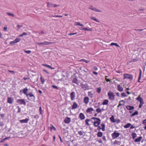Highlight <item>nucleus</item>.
I'll return each mask as SVG.
<instances>
[{
	"label": "nucleus",
	"instance_id": "f257e3e1",
	"mask_svg": "<svg viewBox=\"0 0 146 146\" xmlns=\"http://www.w3.org/2000/svg\"><path fill=\"white\" fill-rule=\"evenodd\" d=\"M91 119H93L94 120H96L94 122H92L93 123L94 126L95 127H97V129L98 131H100L101 129H102V131H104L105 130V125L103 123L100 124L101 126L102 127L101 128L99 125L100 124L101 122V120L99 118H96V117H92L91 118Z\"/></svg>",
	"mask_w": 146,
	"mask_h": 146
},
{
	"label": "nucleus",
	"instance_id": "f03ea898",
	"mask_svg": "<svg viewBox=\"0 0 146 146\" xmlns=\"http://www.w3.org/2000/svg\"><path fill=\"white\" fill-rule=\"evenodd\" d=\"M26 96L30 101L34 102L35 100V97L32 92L29 93Z\"/></svg>",
	"mask_w": 146,
	"mask_h": 146
},
{
	"label": "nucleus",
	"instance_id": "7ed1b4c3",
	"mask_svg": "<svg viewBox=\"0 0 146 146\" xmlns=\"http://www.w3.org/2000/svg\"><path fill=\"white\" fill-rule=\"evenodd\" d=\"M108 95L110 100H114L115 95L113 92L109 91L108 93Z\"/></svg>",
	"mask_w": 146,
	"mask_h": 146
},
{
	"label": "nucleus",
	"instance_id": "20e7f679",
	"mask_svg": "<svg viewBox=\"0 0 146 146\" xmlns=\"http://www.w3.org/2000/svg\"><path fill=\"white\" fill-rule=\"evenodd\" d=\"M119 135L120 133H118L116 131H115L111 134V137L113 139H115L117 138Z\"/></svg>",
	"mask_w": 146,
	"mask_h": 146
},
{
	"label": "nucleus",
	"instance_id": "39448f33",
	"mask_svg": "<svg viewBox=\"0 0 146 146\" xmlns=\"http://www.w3.org/2000/svg\"><path fill=\"white\" fill-rule=\"evenodd\" d=\"M123 76L124 77V79H125L126 78H127L131 80H132L133 79V76L130 74H123Z\"/></svg>",
	"mask_w": 146,
	"mask_h": 146
},
{
	"label": "nucleus",
	"instance_id": "423d86ee",
	"mask_svg": "<svg viewBox=\"0 0 146 146\" xmlns=\"http://www.w3.org/2000/svg\"><path fill=\"white\" fill-rule=\"evenodd\" d=\"M47 7L48 8H51L52 7H57L59 6V5H56L55 4H53L52 3H50L49 2H47Z\"/></svg>",
	"mask_w": 146,
	"mask_h": 146
},
{
	"label": "nucleus",
	"instance_id": "0eeeda50",
	"mask_svg": "<svg viewBox=\"0 0 146 146\" xmlns=\"http://www.w3.org/2000/svg\"><path fill=\"white\" fill-rule=\"evenodd\" d=\"M89 9L92 10L93 11H96L97 12H101L102 11L100 10L97 9L95 7H94L92 5H90L89 7Z\"/></svg>",
	"mask_w": 146,
	"mask_h": 146
},
{
	"label": "nucleus",
	"instance_id": "6e6552de",
	"mask_svg": "<svg viewBox=\"0 0 146 146\" xmlns=\"http://www.w3.org/2000/svg\"><path fill=\"white\" fill-rule=\"evenodd\" d=\"M78 117L81 120H83L85 119V116L83 113H80L79 114Z\"/></svg>",
	"mask_w": 146,
	"mask_h": 146
},
{
	"label": "nucleus",
	"instance_id": "1a4fd4ad",
	"mask_svg": "<svg viewBox=\"0 0 146 146\" xmlns=\"http://www.w3.org/2000/svg\"><path fill=\"white\" fill-rule=\"evenodd\" d=\"M136 99L137 101L140 102V103L144 104L143 99L140 95Z\"/></svg>",
	"mask_w": 146,
	"mask_h": 146
},
{
	"label": "nucleus",
	"instance_id": "9d476101",
	"mask_svg": "<svg viewBox=\"0 0 146 146\" xmlns=\"http://www.w3.org/2000/svg\"><path fill=\"white\" fill-rule=\"evenodd\" d=\"M104 110V109L103 108L101 109L100 108L99 106L96 110V111L98 113H101L102 111Z\"/></svg>",
	"mask_w": 146,
	"mask_h": 146
},
{
	"label": "nucleus",
	"instance_id": "9b49d317",
	"mask_svg": "<svg viewBox=\"0 0 146 146\" xmlns=\"http://www.w3.org/2000/svg\"><path fill=\"white\" fill-rule=\"evenodd\" d=\"M94 111V109L92 107L88 108L86 110V112L87 113L92 114V111Z\"/></svg>",
	"mask_w": 146,
	"mask_h": 146
},
{
	"label": "nucleus",
	"instance_id": "f8f14e48",
	"mask_svg": "<svg viewBox=\"0 0 146 146\" xmlns=\"http://www.w3.org/2000/svg\"><path fill=\"white\" fill-rule=\"evenodd\" d=\"M125 102L123 100H121L119 102V104L117 106V108H119L120 106H124L125 104Z\"/></svg>",
	"mask_w": 146,
	"mask_h": 146
},
{
	"label": "nucleus",
	"instance_id": "ddd939ff",
	"mask_svg": "<svg viewBox=\"0 0 146 146\" xmlns=\"http://www.w3.org/2000/svg\"><path fill=\"white\" fill-rule=\"evenodd\" d=\"M71 121V118L70 117H66L64 121L65 123L67 124L70 123Z\"/></svg>",
	"mask_w": 146,
	"mask_h": 146
},
{
	"label": "nucleus",
	"instance_id": "4468645a",
	"mask_svg": "<svg viewBox=\"0 0 146 146\" xmlns=\"http://www.w3.org/2000/svg\"><path fill=\"white\" fill-rule=\"evenodd\" d=\"M89 98L88 97H85L83 99V101L84 103L86 104H88L89 102Z\"/></svg>",
	"mask_w": 146,
	"mask_h": 146
},
{
	"label": "nucleus",
	"instance_id": "2eb2a0df",
	"mask_svg": "<svg viewBox=\"0 0 146 146\" xmlns=\"http://www.w3.org/2000/svg\"><path fill=\"white\" fill-rule=\"evenodd\" d=\"M70 97L72 101L73 100L75 97V93L74 92H73L70 94Z\"/></svg>",
	"mask_w": 146,
	"mask_h": 146
},
{
	"label": "nucleus",
	"instance_id": "dca6fc26",
	"mask_svg": "<svg viewBox=\"0 0 146 146\" xmlns=\"http://www.w3.org/2000/svg\"><path fill=\"white\" fill-rule=\"evenodd\" d=\"M78 106L77 104L75 102H73V104L72 106L71 109L73 110L74 109H76Z\"/></svg>",
	"mask_w": 146,
	"mask_h": 146
},
{
	"label": "nucleus",
	"instance_id": "f3484780",
	"mask_svg": "<svg viewBox=\"0 0 146 146\" xmlns=\"http://www.w3.org/2000/svg\"><path fill=\"white\" fill-rule=\"evenodd\" d=\"M19 104L24 105H26V103L24 99H19Z\"/></svg>",
	"mask_w": 146,
	"mask_h": 146
},
{
	"label": "nucleus",
	"instance_id": "a211bd4d",
	"mask_svg": "<svg viewBox=\"0 0 146 146\" xmlns=\"http://www.w3.org/2000/svg\"><path fill=\"white\" fill-rule=\"evenodd\" d=\"M117 90L119 92H121L123 91V88L120 84L117 85Z\"/></svg>",
	"mask_w": 146,
	"mask_h": 146
},
{
	"label": "nucleus",
	"instance_id": "6ab92c4d",
	"mask_svg": "<svg viewBox=\"0 0 146 146\" xmlns=\"http://www.w3.org/2000/svg\"><path fill=\"white\" fill-rule=\"evenodd\" d=\"M29 120V119L26 118L25 119L21 120H20V121L21 123H28Z\"/></svg>",
	"mask_w": 146,
	"mask_h": 146
},
{
	"label": "nucleus",
	"instance_id": "aec40b11",
	"mask_svg": "<svg viewBox=\"0 0 146 146\" xmlns=\"http://www.w3.org/2000/svg\"><path fill=\"white\" fill-rule=\"evenodd\" d=\"M13 102V99L11 98H7V102L10 104H12Z\"/></svg>",
	"mask_w": 146,
	"mask_h": 146
},
{
	"label": "nucleus",
	"instance_id": "412c9836",
	"mask_svg": "<svg viewBox=\"0 0 146 146\" xmlns=\"http://www.w3.org/2000/svg\"><path fill=\"white\" fill-rule=\"evenodd\" d=\"M88 96L90 98H92L93 97V94L92 93V92L89 91L88 93Z\"/></svg>",
	"mask_w": 146,
	"mask_h": 146
},
{
	"label": "nucleus",
	"instance_id": "4be33fe9",
	"mask_svg": "<svg viewBox=\"0 0 146 146\" xmlns=\"http://www.w3.org/2000/svg\"><path fill=\"white\" fill-rule=\"evenodd\" d=\"M18 42V38H16L15 39V40L12 41H11L10 42V44H11L13 45L14 44L17 42Z\"/></svg>",
	"mask_w": 146,
	"mask_h": 146
},
{
	"label": "nucleus",
	"instance_id": "5701e85b",
	"mask_svg": "<svg viewBox=\"0 0 146 146\" xmlns=\"http://www.w3.org/2000/svg\"><path fill=\"white\" fill-rule=\"evenodd\" d=\"M55 43L53 42H49L45 41L43 42L44 45H48L54 44Z\"/></svg>",
	"mask_w": 146,
	"mask_h": 146
},
{
	"label": "nucleus",
	"instance_id": "b1692460",
	"mask_svg": "<svg viewBox=\"0 0 146 146\" xmlns=\"http://www.w3.org/2000/svg\"><path fill=\"white\" fill-rule=\"evenodd\" d=\"M42 65L45 66L47 68H49L51 69H54V68H52L50 65H48L46 64H42Z\"/></svg>",
	"mask_w": 146,
	"mask_h": 146
},
{
	"label": "nucleus",
	"instance_id": "393cba45",
	"mask_svg": "<svg viewBox=\"0 0 146 146\" xmlns=\"http://www.w3.org/2000/svg\"><path fill=\"white\" fill-rule=\"evenodd\" d=\"M80 86L82 88L86 89L87 88L86 84L82 83L80 84Z\"/></svg>",
	"mask_w": 146,
	"mask_h": 146
},
{
	"label": "nucleus",
	"instance_id": "a878e982",
	"mask_svg": "<svg viewBox=\"0 0 146 146\" xmlns=\"http://www.w3.org/2000/svg\"><path fill=\"white\" fill-rule=\"evenodd\" d=\"M142 139V137L141 136H140L138 137H137V138L136 139L134 140V141L135 142H139L141 141V140Z\"/></svg>",
	"mask_w": 146,
	"mask_h": 146
},
{
	"label": "nucleus",
	"instance_id": "bb28decb",
	"mask_svg": "<svg viewBox=\"0 0 146 146\" xmlns=\"http://www.w3.org/2000/svg\"><path fill=\"white\" fill-rule=\"evenodd\" d=\"M126 109L128 110H131L134 109V107L133 106L128 105L126 106Z\"/></svg>",
	"mask_w": 146,
	"mask_h": 146
},
{
	"label": "nucleus",
	"instance_id": "cd10ccee",
	"mask_svg": "<svg viewBox=\"0 0 146 146\" xmlns=\"http://www.w3.org/2000/svg\"><path fill=\"white\" fill-rule=\"evenodd\" d=\"M28 90V89L27 88H24L23 89V93L25 94L26 96H27V95L28 94L27 93V92Z\"/></svg>",
	"mask_w": 146,
	"mask_h": 146
},
{
	"label": "nucleus",
	"instance_id": "c85d7f7f",
	"mask_svg": "<svg viewBox=\"0 0 146 146\" xmlns=\"http://www.w3.org/2000/svg\"><path fill=\"white\" fill-rule=\"evenodd\" d=\"M141 74H142V71L141 69L139 70V76L138 78V82H140V80L141 79Z\"/></svg>",
	"mask_w": 146,
	"mask_h": 146
},
{
	"label": "nucleus",
	"instance_id": "c756f323",
	"mask_svg": "<svg viewBox=\"0 0 146 146\" xmlns=\"http://www.w3.org/2000/svg\"><path fill=\"white\" fill-rule=\"evenodd\" d=\"M131 125V123H127L126 125L124 126V127L125 129L129 128Z\"/></svg>",
	"mask_w": 146,
	"mask_h": 146
},
{
	"label": "nucleus",
	"instance_id": "7c9ffc66",
	"mask_svg": "<svg viewBox=\"0 0 146 146\" xmlns=\"http://www.w3.org/2000/svg\"><path fill=\"white\" fill-rule=\"evenodd\" d=\"M108 102L109 101L107 99L104 100V102L102 103V104L103 105H108Z\"/></svg>",
	"mask_w": 146,
	"mask_h": 146
},
{
	"label": "nucleus",
	"instance_id": "2f4dec72",
	"mask_svg": "<svg viewBox=\"0 0 146 146\" xmlns=\"http://www.w3.org/2000/svg\"><path fill=\"white\" fill-rule=\"evenodd\" d=\"M103 135V133L101 131H99L97 134V137H101Z\"/></svg>",
	"mask_w": 146,
	"mask_h": 146
},
{
	"label": "nucleus",
	"instance_id": "473e14b6",
	"mask_svg": "<svg viewBox=\"0 0 146 146\" xmlns=\"http://www.w3.org/2000/svg\"><path fill=\"white\" fill-rule=\"evenodd\" d=\"M110 45L111 46H112L113 45H114L118 47H120V46L118 44L116 43H114V42H112L111 43V44H110Z\"/></svg>",
	"mask_w": 146,
	"mask_h": 146
},
{
	"label": "nucleus",
	"instance_id": "72a5a7b5",
	"mask_svg": "<svg viewBox=\"0 0 146 146\" xmlns=\"http://www.w3.org/2000/svg\"><path fill=\"white\" fill-rule=\"evenodd\" d=\"M138 114V111H135V112L133 113L131 115V117H133L135 115H137Z\"/></svg>",
	"mask_w": 146,
	"mask_h": 146
},
{
	"label": "nucleus",
	"instance_id": "f704fd0d",
	"mask_svg": "<svg viewBox=\"0 0 146 146\" xmlns=\"http://www.w3.org/2000/svg\"><path fill=\"white\" fill-rule=\"evenodd\" d=\"M110 119L111 122H115L114 117L113 115H112L111 117H110Z\"/></svg>",
	"mask_w": 146,
	"mask_h": 146
},
{
	"label": "nucleus",
	"instance_id": "c9c22d12",
	"mask_svg": "<svg viewBox=\"0 0 146 146\" xmlns=\"http://www.w3.org/2000/svg\"><path fill=\"white\" fill-rule=\"evenodd\" d=\"M40 79L42 84H44L45 82V80L44 78L42 76H41Z\"/></svg>",
	"mask_w": 146,
	"mask_h": 146
},
{
	"label": "nucleus",
	"instance_id": "e433bc0d",
	"mask_svg": "<svg viewBox=\"0 0 146 146\" xmlns=\"http://www.w3.org/2000/svg\"><path fill=\"white\" fill-rule=\"evenodd\" d=\"M91 119H86L85 120V122L86 125H89L90 124H89L88 122L90 121Z\"/></svg>",
	"mask_w": 146,
	"mask_h": 146
},
{
	"label": "nucleus",
	"instance_id": "4c0bfd02",
	"mask_svg": "<svg viewBox=\"0 0 146 146\" xmlns=\"http://www.w3.org/2000/svg\"><path fill=\"white\" fill-rule=\"evenodd\" d=\"M50 125L51 126V127H50V129L51 130H53L54 131L56 130V128L53 125L51 124Z\"/></svg>",
	"mask_w": 146,
	"mask_h": 146
},
{
	"label": "nucleus",
	"instance_id": "58836bf2",
	"mask_svg": "<svg viewBox=\"0 0 146 146\" xmlns=\"http://www.w3.org/2000/svg\"><path fill=\"white\" fill-rule=\"evenodd\" d=\"M91 19L96 21L98 23H99V21L95 17H90Z\"/></svg>",
	"mask_w": 146,
	"mask_h": 146
},
{
	"label": "nucleus",
	"instance_id": "ea45409f",
	"mask_svg": "<svg viewBox=\"0 0 146 146\" xmlns=\"http://www.w3.org/2000/svg\"><path fill=\"white\" fill-rule=\"evenodd\" d=\"M79 62H84L86 63H88L90 62L89 61L85 59H82L80 60L79 61Z\"/></svg>",
	"mask_w": 146,
	"mask_h": 146
},
{
	"label": "nucleus",
	"instance_id": "a19ab883",
	"mask_svg": "<svg viewBox=\"0 0 146 146\" xmlns=\"http://www.w3.org/2000/svg\"><path fill=\"white\" fill-rule=\"evenodd\" d=\"M131 135L132 136V139H134L136 137L137 134L135 133L134 132L132 133Z\"/></svg>",
	"mask_w": 146,
	"mask_h": 146
},
{
	"label": "nucleus",
	"instance_id": "79ce46f5",
	"mask_svg": "<svg viewBox=\"0 0 146 146\" xmlns=\"http://www.w3.org/2000/svg\"><path fill=\"white\" fill-rule=\"evenodd\" d=\"M101 87H99L97 88H96V91L98 93H100L101 91Z\"/></svg>",
	"mask_w": 146,
	"mask_h": 146
},
{
	"label": "nucleus",
	"instance_id": "37998d69",
	"mask_svg": "<svg viewBox=\"0 0 146 146\" xmlns=\"http://www.w3.org/2000/svg\"><path fill=\"white\" fill-rule=\"evenodd\" d=\"M75 25H78L79 26H80L81 27H83L84 26L83 25H82V24H81L79 22H75Z\"/></svg>",
	"mask_w": 146,
	"mask_h": 146
},
{
	"label": "nucleus",
	"instance_id": "c03bdc74",
	"mask_svg": "<svg viewBox=\"0 0 146 146\" xmlns=\"http://www.w3.org/2000/svg\"><path fill=\"white\" fill-rule=\"evenodd\" d=\"M78 134L80 135V136H82L83 135V131H78Z\"/></svg>",
	"mask_w": 146,
	"mask_h": 146
},
{
	"label": "nucleus",
	"instance_id": "a18cd8bd",
	"mask_svg": "<svg viewBox=\"0 0 146 146\" xmlns=\"http://www.w3.org/2000/svg\"><path fill=\"white\" fill-rule=\"evenodd\" d=\"M113 144L115 145H119L120 144V142L117 140H115L113 142Z\"/></svg>",
	"mask_w": 146,
	"mask_h": 146
},
{
	"label": "nucleus",
	"instance_id": "49530a36",
	"mask_svg": "<svg viewBox=\"0 0 146 146\" xmlns=\"http://www.w3.org/2000/svg\"><path fill=\"white\" fill-rule=\"evenodd\" d=\"M82 30H85V31H91L92 29H88L87 28H84L82 29Z\"/></svg>",
	"mask_w": 146,
	"mask_h": 146
},
{
	"label": "nucleus",
	"instance_id": "de8ad7c7",
	"mask_svg": "<svg viewBox=\"0 0 146 146\" xmlns=\"http://www.w3.org/2000/svg\"><path fill=\"white\" fill-rule=\"evenodd\" d=\"M24 51L25 53H26L28 54H30L31 53V50H24Z\"/></svg>",
	"mask_w": 146,
	"mask_h": 146
},
{
	"label": "nucleus",
	"instance_id": "09e8293b",
	"mask_svg": "<svg viewBox=\"0 0 146 146\" xmlns=\"http://www.w3.org/2000/svg\"><path fill=\"white\" fill-rule=\"evenodd\" d=\"M7 14L9 16H12L13 17H14L15 16V15L13 14L10 13H7Z\"/></svg>",
	"mask_w": 146,
	"mask_h": 146
},
{
	"label": "nucleus",
	"instance_id": "8fccbe9b",
	"mask_svg": "<svg viewBox=\"0 0 146 146\" xmlns=\"http://www.w3.org/2000/svg\"><path fill=\"white\" fill-rule=\"evenodd\" d=\"M137 61V60L136 59H132L131 60H130L129 61V63H131L133 62H135Z\"/></svg>",
	"mask_w": 146,
	"mask_h": 146
},
{
	"label": "nucleus",
	"instance_id": "3c124183",
	"mask_svg": "<svg viewBox=\"0 0 146 146\" xmlns=\"http://www.w3.org/2000/svg\"><path fill=\"white\" fill-rule=\"evenodd\" d=\"M73 82L76 83H78V80L76 79H74L72 81Z\"/></svg>",
	"mask_w": 146,
	"mask_h": 146
},
{
	"label": "nucleus",
	"instance_id": "603ef678",
	"mask_svg": "<svg viewBox=\"0 0 146 146\" xmlns=\"http://www.w3.org/2000/svg\"><path fill=\"white\" fill-rule=\"evenodd\" d=\"M121 96L122 97H126L127 96L125 93L124 92H122V93H121Z\"/></svg>",
	"mask_w": 146,
	"mask_h": 146
},
{
	"label": "nucleus",
	"instance_id": "864d4df0",
	"mask_svg": "<svg viewBox=\"0 0 146 146\" xmlns=\"http://www.w3.org/2000/svg\"><path fill=\"white\" fill-rule=\"evenodd\" d=\"M0 115H1V117L2 119H4V118L5 117V114H0Z\"/></svg>",
	"mask_w": 146,
	"mask_h": 146
},
{
	"label": "nucleus",
	"instance_id": "5fc2aeb1",
	"mask_svg": "<svg viewBox=\"0 0 146 146\" xmlns=\"http://www.w3.org/2000/svg\"><path fill=\"white\" fill-rule=\"evenodd\" d=\"M27 35V33L25 32H24L22 34L19 35V36H23V35Z\"/></svg>",
	"mask_w": 146,
	"mask_h": 146
},
{
	"label": "nucleus",
	"instance_id": "6e6d98bb",
	"mask_svg": "<svg viewBox=\"0 0 146 146\" xmlns=\"http://www.w3.org/2000/svg\"><path fill=\"white\" fill-rule=\"evenodd\" d=\"M97 141L100 143L102 144L103 143V142H102V140L101 139H99V140H97Z\"/></svg>",
	"mask_w": 146,
	"mask_h": 146
},
{
	"label": "nucleus",
	"instance_id": "4d7b16f0",
	"mask_svg": "<svg viewBox=\"0 0 146 146\" xmlns=\"http://www.w3.org/2000/svg\"><path fill=\"white\" fill-rule=\"evenodd\" d=\"M142 123L144 125H146V119L144 120L142 122Z\"/></svg>",
	"mask_w": 146,
	"mask_h": 146
},
{
	"label": "nucleus",
	"instance_id": "13d9d810",
	"mask_svg": "<svg viewBox=\"0 0 146 146\" xmlns=\"http://www.w3.org/2000/svg\"><path fill=\"white\" fill-rule=\"evenodd\" d=\"M37 44L39 45H44L43 42H37Z\"/></svg>",
	"mask_w": 146,
	"mask_h": 146
},
{
	"label": "nucleus",
	"instance_id": "bf43d9fd",
	"mask_svg": "<svg viewBox=\"0 0 146 146\" xmlns=\"http://www.w3.org/2000/svg\"><path fill=\"white\" fill-rule=\"evenodd\" d=\"M52 87L56 89H58V87L55 85H52Z\"/></svg>",
	"mask_w": 146,
	"mask_h": 146
},
{
	"label": "nucleus",
	"instance_id": "052dcab7",
	"mask_svg": "<svg viewBox=\"0 0 146 146\" xmlns=\"http://www.w3.org/2000/svg\"><path fill=\"white\" fill-rule=\"evenodd\" d=\"M39 111L40 114H42V108L41 106H40L39 107Z\"/></svg>",
	"mask_w": 146,
	"mask_h": 146
},
{
	"label": "nucleus",
	"instance_id": "680f3d73",
	"mask_svg": "<svg viewBox=\"0 0 146 146\" xmlns=\"http://www.w3.org/2000/svg\"><path fill=\"white\" fill-rule=\"evenodd\" d=\"M77 33V32H76L75 33H69V34H68V35H69V36H71V35H72L76 34Z\"/></svg>",
	"mask_w": 146,
	"mask_h": 146
},
{
	"label": "nucleus",
	"instance_id": "e2e57ef3",
	"mask_svg": "<svg viewBox=\"0 0 146 146\" xmlns=\"http://www.w3.org/2000/svg\"><path fill=\"white\" fill-rule=\"evenodd\" d=\"M102 138L104 141H106V137L105 136H103V137H102Z\"/></svg>",
	"mask_w": 146,
	"mask_h": 146
},
{
	"label": "nucleus",
	"instance_id": "0e129e2a",
	"mask_svg": "<svg viewBox=\"0 0 146 146\" xmlns=\"http://www.w3.org/2000/svg\"><path fill=\"white\" fill-rule=\"evenodd\" d=\"M135 127V126H134L133 125H131L130 127V129H133Z\"/></svg>",
	"mask_w": 146,
	"mask_h": 146
},
{
	"label": "nucleus",
	"instance_id": "69168bd1",
	"mask_svg": "<svg viewBox=\"0 0 146 146\" xmlns=\"http://www.w3.org/2000/svg\"><path fill=\"white\" fill-rule=\"evenodd\" d=\"M4 125V123L2 122H0V126L1 127H3Z\"/></svg>",
	"mask_w": 146,
	"mask_h": 146
},
{
	"label": "nucleus",
	"instance_id": "338daca9",
	"mask_svg": "<svg viewBox=\"0 0 146 146\" xmlns=\"http://www.w3.org/2000/svg\"><path fill=\"white\" fill-rule=\"evenodd\" d=\"M7 29V27H3L4 31H6Z\"/></svg>",
	"mask_w": 146,
	"mask_h": 146
},
{
	"label": "nucleus",
	"instance_id": "774afa93",
	"mask_svg": "<svg viewBox=\"0 0 146 146\" xmlns=\"http://www.w3.org/2000/svg\"><path fill=\"white\" fill-rule=\"evenodd\" d=\"M58 137H59V139H60V141L61 142V143H62V142H63V141H62V139L61 138V137H60V135H58Z\"/></svg>",
	"mask_w": 146,
	"mask_h": 146
}]
</instances>
